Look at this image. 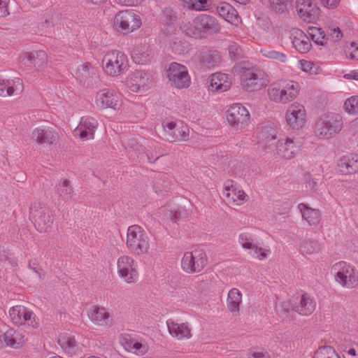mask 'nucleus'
<instances>
[{
    "instance_id": "obj_52",
    "label": "nucleus",
    "mask_w": 358,
    "mask_h": 358,
    "mask_svg": "<svg viewBox=\"0 0 358 358\" xmlns=\"http://www.w3.org/2000/svg\"><path fill=\"white\" fill-rule=\"evenodd\" d=\"M270 8L276 13H284L287 10L288 0H268Z\"/></svg>"
},
{
    "instance_id": "obj_23",
    "label": "nucleus",
    "mask_w": 358,
    "mask_h": 358,
    "mask_svg": "<svg viewBox=\"0 0 358 358\" xmlns=\"http://www.w3.org/2000/svg\"><path fill=\"white\" fill-rule=\"evenodd\" d=\"M298 17L306 23H315L320 18V9L314 0H296Z\"/></svg>"
},
{
    "instance_id": "obj_47",
    "label": "nucleus",
    "mask_w": 358,
    "mask_h": 358,
    "mask_svg": "<svg viewBox=\"0 0 358 358\" xmlns=\"http://www.w3.org/2000/svg\"><path fill=\"white\" fill-rule=\"evenodd\" d=\"M260 53L263 57L271 60H275L280 63H286L287 62V56L285 53L271 48H262Z\"/></svg>"
},
{
    "instance_id": "obj_16",
    "label": "nucleus",
    "mask_w": 358,
    "mask_h": 358,
    "mask_svg": "<svg viewBox=\"0 0 358 358\" xmlns=\"http://www.w3.org/2000/svg\"><path fill=\"white\" fill-rule=\"evenodd\" d=\"M285 121L293 130L303 129L308 124V113L304 105L297 101L291 103L285 111Z\"/></svg>"
},
{
    "instance_id": "obj_33",
    "label": "nucleus",
    "mask_w": 358,
    "mask_h": 358,
    "mask_svg": "<svg viewBox=\"0 0 358 358\" xmlns=\"http://www.w3.org/2000/svg\"><path fill=\"white\" fill-rule=\"evenodd\" d=\"M217 12L221 17L233 25L238 26L241 22L237 10L228 3H220L217 7Z\"/></svg>"
},
{
    "instance_id": "obj_17",
    "label": "nucleus",
    "mask_w": 358,
    "mask_h": 358,
    "mask_svg": "<svg viewBox=\"0 0 358 358\" xmlns=\"http://www.w3.org/2000/svg\"><path fill=\"white\" fill-rule=\"evenodd\" d=\"M166 77L171 87L182 90L190 86L191 77L187 66L178 62L171 63L166 70Z\"/></svg>"
},
{
    "instance_id": "obj_38",
    "label": "nucleus",
    "mask_w": 358,
    "mask_h": 358,
    "mask_svg": "<svg viewBox=\"0 0 358 358\" xmlns=\"http://www.w3.org/2000/svg\"><path fill=\"white\" fill-rule=\"evenodd\" d=\"M57 343L61 348L66 353L73 352L76 346L74 336L68 332L60 333L57 338Z\"/></svg>"
},
{
    "instance_id": "obj_58",
    "label": "nucleus",
    "mask_w": 358,
    "mask_h": 358,
    "mask_svg": "<svg viewBox=\"0 0 358 358\" xmlns=\"http://www.w3.org/2000/svg\"><path fill=\"white\" fill-rule=\"evenodd\" d=\"M344 358H358V345L352 346L344 351Z\"/></svg>"
},
{
    "instance_id": "obj_46",
    "label": "nucleus",
    "mask_w": 358,
    "mask_h": 358,
    "mask_svg": "<svg viewBox=\"0 0 358 358\" xmlns=\"http://www.w3.org/2000/svg\"><path fill=\"white\" fill-rule=\"evenodd\" d=\"M238 243L244 251L248 252L255 243V235L248 231H243L238 236Z\"/></svg>"
},
{
    "instance_id": "obj_11",
    "label": "nucleus",
    "mask_w": 358,
    "mask_h": 358,
    "mask_svg": "<svg viewBox=\"0 0 358 358\" xmlns=\"http://www.w3.org/2000/svg\"><path fill=\"white\" fill-rule=\"evenodd\" d=\"M112 23L115 30L127 35L140 29L143 20L139 14L133 10L126 9L117 12L113 17Z\"/></svg>"
},
{
    "instance_id": "obj_42",
    "label": "nucleus",
    "mask_w": 358,
    "mask_h": 358,
    "mask_svg": "<svg viewBox=\"0 0 358 358\" xmlns=\"http://www.w3.org/2000/svg\"><path fill=\"white\" fill-rule=\"evenodd\" d=\"M131 57L134 62L143 65L148 64L150 61L152 54L148 48L136 47L132 52Z\"/></svg>"
},
{
    "instance_id": "obj_44",
    "label": "nucleus",
    "mask_w": 358,
    "mask_h": 358,
    "mask_svg": "<svg viewBox=\"0 0 358 358\" xmlns=\"http://www.w3.org/2000/svg\"><path fill=\"white\" fill-rule=\"evenodd\" d=\"M297 68L308 76L317 75L320 71V68L317 64L304 59L298 61Z\"/></svg>"
},
{
    "instance_id": "obj_62",
    "label": "nucleus",
    "mask_w": 358,
    "mask_h": 358,
    "mask_svg": "<svg viewBox=\"0 0 358 358\" xmlns=\"http://www.w3.org/2000/svg\"><path fill=\"white\" fill-rule=\"evenodd\" d=\"M141 0H115L117 3L122 6H135L138 4Z\"/></svg>"
},
{
    "instance_id": "obj_36",
    "label": "nucleus",
    "mask_w": 358,
    "mask_h": 358,
    "mask_svg": "<svg viewBox=\"0 0 358 358\" xmlns=\"http://www.w3.org/2000/svg\"><path fill=\"white\" fill-rule=\"evenodd\" d=\"M315 300L308 294H303L300 297L299 304L294 308L295 310L302 315H309L315 309Z\"/></svg>"
},
{
    "instance_id": "obj_8",
    "label": "nucleus",
    "mask_w": 358,
    "mask_h": 358,
    "mask_svg": "<svg viewBox=\"0 0 358 358\" xmlns=\"http://www.w3.org/2000/svg\"><path fill=\"white\" fill-rule=\"evenodd\" d=\"M125 244L127 250L136 255H147L150 250V238L144 229L138 224L127 228Z\"/></svg>"
},
{
    "instance_id": "obj_32",
    "label": "nucleus",
    "mask_w": 358,
    "mask_h": 358,
    "mask_svg": "<svg viewBox=\"0 0 358 358\" xmlns=\"http://www.w3.org/2000/svg\"><path fill=\"white\" fill-rule=\"evenodd\" d=\"M298 209L301 213L302 220L310 227L317 226L321 221V212L317 208H311L306 203L298 205Z\"/></svg>"
},
{
    "instance_id": "obj_57",
    "label": "nucleus",
    "mask_w": 358,
    "mask_h": 358,
    "mask_svg": "<svg viewBox=\"0 0 358 358\" xmlns=\"http://www.w3.org/2000/svg\"><path fill=\"white\" fill-rule=\"evenodd\" d=\"M9 4L10 0H0V17H4L10 15Z\"/></svg>"
},
{
    "instance_id": "obj_34",
    "label": "nucleus",
    "mask_w": 358,
    "mask_h": 358,
    "mask_svg": "<svg viewBox=\"0 0 358 358\" xmlns=\"http://www.w3.org/2000/svg\"><path fill=\"white\" fill-rule=\"evenodd\" d=\"M24 59L27 60V65L36 71L43 70L48 64V55L43 50L27 53Z\"/></svg>"
},
{
    "instance_id": "obj_25",
    "label": "nucleus",
    "mask_w": 358,
    "mask_h": 358,
    "mask_svg": "<svg viewBox=\"0 0 358 358\" xmlns=\"http://www.w3.org/2000/svg\"><path fill=\"white\" fill-rule=\"evenodd\" d=\"M31 137L38 145L49 148L57 143L59 135L54 128L45 126L35 128Z\"/></svg>"
},
{
    "instance_id": "obj_37",
    "label": "nucleus",
    "mask_w": 358,
    "mask_h": 358,
    "mask_svg": "<svg viewBox=\"0 0 358 358\" xmlns=\"http://www.w3.org/2000/svg\"><path fill=\"white\" fill-rule=\"evenodd\" d=\"M322 250V245L316 239H306L300 245V252L303 255H318Z\"/></svg>"
},
{
    "instance_id": "obj_20",
    "label": "nucleus",
    "mask_w": 358,
    "mask_h": 358,
    "mask_svg": "<svg viewBox=\"0 0 358 358\" xmlns=\"http://www.w3.org/2000/svg\"><path fill=\"white\" fill-rule=\"evenodd\" d=\"M164 138L169 142L185 141L189 138V129L182 121H167L163 124Z\"/></svg>"
},
{
    "instance_id": "obj_39",
    "label": "nucleus",
    "mask_w": 358,
    "mask_h": 358,
    "mask_svg": "<svg viewBox=\"0 0 358 358\" xmlns=\"http://www.w3.org/2000/svg\"><path fill=\"white\" fill-rule=\"evenodd\" d=\"M199 62L208 67H212L221 62L220 53L216 50L203 51L199 55Z\"/></svg>"
},
{
    "instance_id": "obj_49",
    "label": "nucleus",
    "mask_w": 358,
    "mask_h": 358,
    "mask_svg": "<svg viewBox=\"0 0 358 358\" xmlns=\"http://www.w3.org/2000/svg\"><path fill=\"white\" fill-rule=\"evenodd\" d=\"M57 191L59 195L66 199L70 198L73 193L70 180L66 178L61 180L57 185Z\"/></svg>"
},
{
    "instance_id": "obj_40",
    "label": "nucleus",
    "mask_w": 358,
    "mask_h": 358,
    "mask_svg": "<svg viewBox=\"0 0 358 358\" xmlns=\"http://www.w3.org/2000/svg\"><path fill=\"white\" fill-rule=\"evenodd\" d=\"M183 9L193 11H205L209 8V0H180Z\"/></svg>"
},
{
    "instance_id": "obj_59",
    "label": "nucleus",
    "mask_w": 358,
    "mask_h": 358,
    "mask_svg": "<svg viewBox=\"0 0 358 358\" xmlns=\"http://www.w3.org/2000/svg\"><path fill=\"white\" fill-rule=\"evenodd\" d=\"M322 5L324 7L332 9L336 8L340 3L341 0H320Z\"/></svg>"
},
{
    "instance_id": "obj_12",
    "label": "nucleus",
    "mask_w": 358,
    "mask_h": 358,
    "mask_svg": "<svg viewBox=\"0 0 358 358\" xmlns=\"http://www.w3.org/2000/svg\"><path fill=\"white\" fill-rule=\"evenodd\" d=\"M269 76L262 70L249 68L241 73L240 85L241 88L248 92L259 91L267 86Z\"/></svg>"
},
{
    "instance_id": "obj_55",
    "label": "nucleus",
    "mask_w": 358,
    "mask_h": 358,
    "mask_svg": "<svg viewBox=\"0 0 358 358\" xmlns=\"http://www.w3.org/2000/svg\"><path fill=\"white\" fill-rule=\"evenodd\" d=\"M328 35V40L331 39L334 42L339 41L343 37V34L340 29L334 27L329 29Z\"/></svg>"
},
{
    "instance_id": "obj_50",
    "label": "nucleus",
    "mask_w": 358,
    "mask_h": 358,
    "mask_svg": "<svg viewBox=\"0 0 358 358\" xmlns=\"http://www.w3.org/2000/svg\"><path fill=\"white\" fill-rule=\"evenodd\" d=\"M344 109L350 115H358V96H352L344 103Z\"/></svg>"
},
{
    "instance_id": "obj_3",
    "label": "nucleus",
    "mask_w": 358,
    "mask_h": 358,
    "mask_svg": "<svg viewBox=\"0 0 358 358\" xmlns=\"http://www.w3.org/2000/svg\"><path fill=\"white\" fill-rule=\"evenodd\" d=\"M163 23V31L171 38L169 43V50L178 55H188L191 50L189 43L182 38L173 37L178 32L176 12L170 8L165 9Z\"/></svg>"
},
{
    "instance_id": "obj_56",
    "label": "nucleus",
    "mask_w": 358,
    "mask_h": 358,
    "mask_svg": "<svg viewBox=\"0 0 358 358\" xmlns=\"http://www.w3.org/2000/svg\"><path fill=\"white\" fill-rule=\"evenodd\" d=\"M306 187L310 191H315L318 186V180L310 176L305 178Z\"/></svg>"
},
{
    "instance_id": "obj_10",
    "label": "nucleus",
    "mask_w": 358,
    "mask_h": 358,
    "mask_svg": "<svg viewBox=\"0 0 358 358\" xmlns=\"http://www.w3.org/2000/svg\"><path fill=\"white\" fill-rule=\"evenodd\" d=\"M343 127V119L339 114L327 113L316 121L314 134L320 139H329L339 134Z\"/></svg>"
},
{
    "instance_id": "obj_6",
    "label": "nucleus",
    "mask_w": 358,
    "mask_h": 358,
    "mask_svg": "<svg viewBox=\"0 0 358 358\" xmlns=\"http://www.w3.org/2000/svg\"><path fill=\"white\" fill-rule=\"evenodd\" d=\"M334 281L344 289H354L358 286V271L352 264L345 261L334 263L330 268Z\"/></svg>"
},
{
    "instance_id": "obj_60",
    "label": "nucleus",
    "mask_w": 358,
    "mask_h": 358,
    "mask_svg": "<svg viewBox=\"0 0 358 358\" xmlns=\"http://www.w3.org/2000/svg\"><path fill=\"white\" fill-rule=\"evenodd\" d=\"M8 79L0 77V96L6 97Z\"/></svg>"
},
{
    "instance_id": "obj_35",
    "label": "nucleus",
    "mask_w": 358,
    "mask_h": 358,
    "mask_svg": "<svg viewBox=\"0 0 358 358\" xmlns=\"http://www.w3.org/2000/svg\"><path fill=\"white\" fill-rule=\"evenodd\" d=\"M243 302V294L236 287L231 288L226 300L227 310L232 314H237L240 311Z\"/></svg>"
},
{
    "instance_id": "obj_26",
    "label": "nucleus",
    "mask_w": 358,
    "mask_h": 358,
    "mask_svg": "<svg viewBox=\"0 0 358 358\" xmlns=\"http://www.w3.org/2000/svg\"><path fill=\"white\" fill-rule=\"evenodd\" d=\"M166 327L169 334L178 340L189 339L192 336V329L187 322L171 318L166 321Z\"/></svg>"
},
{
    "instance_id": "obj_9",
    "label": "nucleus",
    "mask_w": 358,
    "mask_h": 358,
    "mask_svg": "<svg viewBox=\"0 0 358 358\" xmlns=\"http://www.w3.org/2000/svg\"><path fill=\"white\" fill-rule=\"evenodd\" d=\"M126 99L116 90L104 88L97 91L94 96V105L99 110L110 109L122 113L125 109Z\"/></svg>"
},
{
    "instance_id": "obj_51",
    "label": "nucleus",
    "mask_w": 358,
    "mask_h": 358,
    "mask_svg": "<svg viewBox=\"0 0 358 358\" xmlns=\"http://www.w3.org/2000/svg\"><path fill=\"white\" fill-rule=\"evenodd\" d=\"M314 358H341L335 350L329 346L320 348L317 350Z\"/></svg>"
},
{
    "instance_id": "obj_54",
    "label": "nucleus",
    "mask_w": 358,
    "mask_h": 358,
    "mask_svg": "<svg viewBox=\"0 0 358 358\" xmlns=\"http://www.w3.org/2000/svg\"><path fill=\"white\" fill-rule=\"evenodd\" d=\"M248 358H271L270 355L259 349H251L248 352Z\"/></svg>"
},
{
    "instance_id": "obj_1",
    "label": "nucleus",
    "mask_w": 358,
    "mask_h": 358,
    "mask_svg": "<svg viewBox=\"0 0 358 358\" xmlns=\"http://www.w3.org/2000/svg\"><path fill=\"white\" fill-rule=\"evenodd\" d=\"M220 29L217 20L206 14H199L196 16L182 20L178 31L187 37L196 39L206 38L209 32L216 33Z\"/></svg>"
},
{
    "instance_id": "obj_31",
    "label": "nucleus",
    "mask_w": 358,
    "mask_h": 358,
    "mask_svg": "<svg viewBox=\"0 0 358 358\" xmlns=\"http://www.w3.org/2000/svg\"><path fill=\"white\" fill-rule=\"evenodd\" d=\"M338 171L345 176L358 172V155L348 154L342 156L337 162Z\"/></svg>"
},
{
    "instance_id": "obj_63",
    "label": "nucleus",
    "mask_w": 358,
    "mask_h": 358,
    "mask_svg": "<svg viewBox=\"0 0 358 358\" xmlns=\"http://www.w3.org/2000/svg\"><path fill=\"white\" fill-rule=\"evenodd\" d=\"M343 78L348 80H354L358 81V69L352 70L349 73H345Z\"/></svg>"
},
{
    "instance_id": "obj_24",
    "label": "nucleus",
    "mask_w": 358,
    "mask_h": 358,
    "mask_svg": "<svg viewBox=\"0 0 358 358\" xmlns=\"http://www.w3.org/2000/svg\"><path fill=\"white\" fill-rule=\"evenodd\" d=\"M87 315L96 329H105L112 324L111 315L103 306L93 305L88 308Z\"/></svg>"
},
{
    "instance_id": "obj_22",
    "label": "nucleus",
    "mask_w": 358,
    "mask_h": 358,
    "mask_svg": "<svg viewBox=\"0 0 358 358\" xmlns=\"http://www.w3.org/2000/svg\"><path fill=\"white\" fill-rule=\"evenodd\" d=\"M125 85L131 92L143 94L151 88L152 80L147 73L136 71L127 77Z\"/></svg>"
},
{
    "instance_id": "obj_30",
    "label": "nucleus",
    "mask_w": 358,
    "mask_h": 358,
    "mask_svg": "<svg viewBox=\"0 0 358 358\" xmlns=\"http://www.w3.org/2000/svg\"><path fill=\"white\" fill-rule=\"evenodd\" d=\"M290 38L294 48L301 54L309 52L312 43L309 37L301 29H293L290 32Z\"/></svg>"
},
{
    "instance_id": "obj_4",
    "label": "nucleus",
    "mask_w": 358,
    "mask_h": 358,
    "mask_svg": "<svg viewBox=\"0 0 358 358\" xmlns=\"http://www.w3.org/2000/svg\"><path fill=\"white\" fill-rule=\"evenodd\" d=\"M278 132L271 129L265 138L266 143L278 140L275 154L281 160L289 161L294 159L301 150V145L296 138L293 136H286L278 139Z\"/></svg>"
},
{
    "instance_id": "obj_61",
    "label": "nucleus",
    "mask_w": 358,
    "mask_h": 358,
    "mask_svg": "<svg viewBox=\"0 0 358 358\" xmlns=\"http://www.w3.org/2000/svg\"><path fill=\"white\" fill-rule=\"evenodd\" d=\"M350 58L352 60L358 61V44L356 43H352L350 45Z\"/></svg>"
},
{
    "instance_id": "obj_53",
    "label": "nucleus",
    "mask_w": 358,
    "mask_h": 358,
    "mask_svg": "<svg viewBox=\"0 0 358 358\" xmlns=\"http://www.w3.org/2000/svg\"><path fill=\"white\" fill-rule=\"evenodd\" d=\"M168 187L169 182L164 179L157 178L154 182L153 188L158 194H162Z\"/></svg>"
},
{
    "instance_id": "obj_14",
    "label": "nucleus",
    "mask_w": 358,
    "mask_h": 358,
    "mask_svg": "<svg viewBox=\"0 0 358 358\" xmlns=\"http://www.w3.org/2000/svg\"><path fill=\"white\" fill-rule=\"evenodd\" d=\"M10 322L17 327L37 329L39 327V319L35 313L22 305H16L8 310Z\"/></svg>"
},
{
    "instance_id": "obj_43",
    "label": "nucleus",
    "mask_w": 358,
    "mask_h": 358,
    "mask_svg": "<svg viewBox=\"0 0 358 358\" xmlns=\"http://www.w3.org/2000/svg\"><path fill=\"white\" fill-rule=\"evenodd\" d=\"M247 252L253 259L262 261L269 257L271 251L268 246L259 245L255 243Z\"/></svg>"
},
{
    "instance_id": "obj_7",
    "label": "nucleus",
    "mask_w": 358,
    "mask_h": 358,
    "mask_svg": "<svg viewBox=\"0 0 358 358\" xmlns=\"http://www.w3.org/2000/svg\"><path fill=\"white\" fill-rule=\"evenodd\" d=\"M228 127L236 133H243L251 122L249 110L241 103L229 105L224 114Z\"/></svg>"
},
{
    "instance_id": "obj_19",
    "label": "nucleus",
    "mask_w": 358,
    "mask_h": 358,
    "mask_svg": "<svg viewBox=\"0 0 358 358\" xmlns=\"http://www.w3.org/2000/svg\"><path fill=\"white\" fill-rule=\"evenodd\" d=\"M222 194L231 206H240L247 203L249 196L241 186L232 180H227L223 184Z\"/></svg>"
},
{
    "instance_id": "obj_13",
    "label": "nucleus",
    "mask_w": 358,
    "mask_h": 358,
    "mask_svg": "<svg viewBox=\"0 0 358 358\" xmlns=\"http://www.w3.org/2000/svg\"><path fill=\"white\" fill-rule=\"evenodd\" d=\"M117 274L120 279L127 285H134L138 280L139 274L136 261L129 255L119 256L116 260Z\"/></svg>"
},
{
    "instance_id": "obj_29",
    "label": "nucleus",
    "mask_w": 358,
    "mask_h": 358,
    "mask_svg": "<svg viewBox=\"0 0 358 358\" xmlns=\"http://www.w3.org/2000/svg\"><path fill=\"white\" fill-rule=\"evenodd\" d=\"M96 121L89 117H82L77 127L73 131L75 138L81 141H87L94 138Z\"/></svg>"
},
{
    "instance_id": "obj_15",
    "label": "nucleus",
    "mask_w": 358,
    "mask_h": 358,
    "mask_svg": "<svg viewBox=\"0 0 358 358\" xmlns=\"http://www.w3.org/2000/svg\"><path fill=\"white\" fill-rule=\"evenodd\" d=\"M208 263L206 252L200 249H195L184 253L180 261L182 270L187 274L200 273Z\"/></svg>"
},
{
    "instance_id": "obj_64",
    "label": "nucleus",
    "mask_w": 358,
    "mask_h": 358,
    "mask_svg": "<svg viewBox=\"0 0 358 358\" xmlns=\"http://www.w3.org/2000/svg\"><path fill=\"white\" fill-rule=\"evenodd\" d=\"M27 267L29 269L36 268L41 267L39 260L37 258L31 257L28 261Z\"/></svg>"
},
{
    "instance_id": "obj_5",
    "label": "nucleus",
    "mask_w": 358,
    "mask_h": 358,
    "mask_svg": "<svg viewBox=\"0 0 358 358\" xmlns=\"http://www.w3.org/2000/svg\"><path fill=\"white\" fill-rule=\"evenodd\" d=\"M101 64L104 74L112 78L122 76L129 67L127 55L117 50L106 52L101 59Z\"/></svg>"
},
{
    "instance_id": "obj_21",
    "label": "nucleus",
    "mask_w": 358,
    "mask_h": 358,
    "mask_svg": "<svg viewBox=\"0 0 358 358\" xmlns=\"http://www.w3.org/2000/svg\"><path fill=\"white\" fill-rule=\"evenodd\" d=\"M119 342L127 352L136 356L145 355L149 350L145 339L129 334H120Z\"/></svg>"
},
{
    "instance_id": "obj_28",
    "label": "nucleus",
    "mask_w": 358,
    "mask_h": 358,
    "mask_svg": "<svg viewBox=\"0 0 358 358\" xmlns=\"http://www.w3.org/2000/svg\"><path fill=\"white\" fill-rule=\"evenodd\" d=\"M232 85V78L229 74L215 73L209 77V90L213 93H223Z\"/></svg>"
},
{
    "instance_id": "obj_41",
    "label": "nucleus",
    "mask_w": 358,
    "mask_h": 358,
    "mask_svg": "<svg viewBox=\"0 0 358 358\" xmlns=\"http://www.w3.org/2000/svg\"><path fill=\"white\" fill-rule=\"evenodd\" d=\"M165 216L173 222H178L182 212V208L174 203L169 202L160 209Z\"/></svg>"
},
{
    "instance_id": "obj_18",
    "label": "nucleus",
    "mask_w": 358,
    "mask_h": 358,
    "mask_svg": "<svg viewBox=\"0 0 358 358\" xmlns=\"http://www.w3.org/2000/svg\"><path fill=\"white\" fill-rule=\"evenodd\" d=\"M27 343V338L21 330L9 327L6 331H3L0 329V350L6 348L20 350Z\"/></svg>"
},
{
    "instance_id": "obj_45",
    "label": "nucleus",
    "mask_w": 358,
    "mask_h": 358,
    "mask_svg": "<svg viewBox=\"0 0 358 358\" xmlns=\"http://www.w3.org/2000/svg\"><path fill=\"white\" fill-rule=\"evenodd\" d=\"M6 97L20 94L24 90L23 81L20 78L8 79Z\"/></svg>"
},
{
    "instance_id": "obj_27",
    "label": "nucleus",
    "mask_w": 358,
    "mask_h": 358,
    "mask_svg": "<svg viewBox=\"0 0 358 358\" xmlns=\"http://www.w3.org/2000/svg\"><path fill=\"white\" fill-rule=\"evenodd\" d=\"M31 215L34 224L41 232L45 231L52 223V216L50 210L46 207H36L31 208Z\"/></svg>"
},
{
    "instance_id": "obj_2",
    "label": "nucleus",
    "mask_w": 358,
    "mask_h": 358,
    "mask_svg": "<svg viewBox=\"0 0 358 358\" xmlns=\"http://www.w3.org/2000/svg\"><path fill=\"white\" fill-rule=\"evenodd\" d=\"M300 90V85L297 81L284 78L270 85L267 90V96L275 103L287 104L298 97Z\"/></svg>"
},
{
    "instance_id": "obj_48",
    "label": "nucleus",
    "mask_w": 358,
    "mask_h": 358,
    "mask_svg": "<svg viewBox=\"0 0 358 358\" xmlns=\"http://www.w3.org/2000/svg\"><path fill=\"white\" fill-rule=\"evenodd\" d=\"M310 35L311 39L319 45H324L328 41L324 31L322 29L317 27H312L310 29Z\"/></svg>"
}]
</instances>
